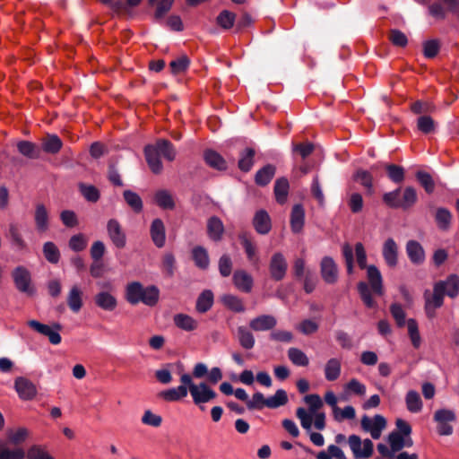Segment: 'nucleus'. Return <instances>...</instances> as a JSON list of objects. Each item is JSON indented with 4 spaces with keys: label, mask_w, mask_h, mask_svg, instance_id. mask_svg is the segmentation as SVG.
I'll return each instance as SVG.
<instances>
[{
    "label": "nucleus",
    "mask_w": 459,
    "mask_h": 459,
    "mask_svg": "<svg viewBox=\"0 0 459 459\" xmlns=\"http://www.w3.org/2000/svg\"><path fill=\"white\" fill-rule=\"evenodd\" d=\"M188 391L195 405L204 411V403L216 398L217 394L206 383L195 384L192 376L184 373L180 376V385L164 390L159 396L166 402H178L187 396Z\"/></svg>",
    "instance_id": "1"
},
{
    "label": "nucleus",
    "mask_w": 459,
    "mask_h": 459,
    "mask_svg": "<svg viewBox=\"0 0 459 459\" xmlns=\"http://www.w3.org/2000/svg\"><path fill=\"white\" fill-rule=\"evenodd\" d=\"M146 161L151 170L155 174H160L162 169V162L160 156L162 155L166 160L172 161L176 158V151L170 142L160 139L155 144L146 145L144 148Z\"/></svg>",
    "instance_id": "2"
},
{
    "label": "nucleus",
    "mask_w": 459,
    "mask_h": 459,
    "mask_svg": "<svg viewBox=\"0 0 459 459\" xmlns=\"http://www.w3.org/2000/svg\"><path fill=\"white\" fill-rule=\"evenodd\" d=\"M367 277L370 288L368 283L359 281L358 283V290L364 304L368 307H374L376 306V302L371 296L370 289L375 294L379 296L383 295V279L380 271L375 265H368L367 267Z\"/></svg>",
    "instance_id": "3"
},
{
    "label": "nucleus",
    "mask_w": 459,
    "mask_h": 459,
    "mask_svg": "<svg viewBox=\"0 0 459 459\" xmlns=\"http://www.w3.org/2000/svg\"><path fill=\"white\" fill-rule=\"evenodd\" d=\"M304 402L307 404L308 411L299 407L296 410V416L299 420L301 427L306 431H310L313 425V415L318 412L317 411L323 407L324 403L321 397L316 394H307L304 397Z\"/></svg>",
    "instance_id": "4"
},
{
    "label": "nucleus",
    "mask_w": 459,
    "mask_h": 459,
    "mask_svg": "<svg viewBox=\"0 0 459 459\" xmlns=\"http://www.w3.org/2000/svg\"><path fill=\"white\" fill-rule=\"evenodd\" d=\"M353 251L355 252L356 261L360 269H367V253L365 247L361 242H357L354 246V249L349 243H344L342 246V256L345 260L347 273L349 274L353 273L354 270V257Z\"/></svg>",
    "instance_id": "5"
},
{
    "label": "nucleus",
    "mask_w": 459,
    "mask_h": 459,
    "mask_svg": "<svg viewBox=\"0 0 459 459\" xmlns=\"http://www.w3.org/2000/svg\"><path fill=\"white\" fill-rule=\"evenodd\" d=\"M348 444L355 459H368L373 455L374 444L368 438L362 440L353 434L348 437Z\"/></svg>",
    "instance_id": "6"
},
{
    "label": "nucleus",
    "mask_w": 459,
    "mask_h": 459,
    "mask_svg": "<svg viewBox=\"0 0 459 459\" xmlns=\"http://www.w3.org/2000/svg\"><path fill=\"white\" fill-rule=\"evenodd\" d=\"M361 429L370 434L373 439L380 438L383 430L385 429L387 421L385 418L380 414L374 417L363 415L360 420Z\"/></svg>",
    "instance_id": "7"
},
{
    "label": "nucleus",
    "mask_w": 459,
    "mask_h": 459,
    "mask_svg": "<svg viewBox=\"0 0 459 459\" xmlns=\"http://www.w3.org/2000/svg\"><path fill=\"white\" fill-rule=\"evenodd\" d=\"M12 277L17 290L29 296L35 293V288L31 282V275L30 271L24 266H17L12 272Z\"/></svg>",
    "instance_id": "8"
},
{
    "label": "nucleus",
    "mask_w": 459,
    "mask_h": 459,
    "mask_svg": "<svg viewBox=\"0 0 459 459\" xmlns=\"http://www.w3.org/2000/svg\"><path fill=\"white\" fill-rule=\"evenodd\" d=\"M433 419L437 424V429L440 436H450L453 434L454 429L450 423L455 422L456 420V415L453 410H437L434 413Z\"/></svg>",
    "instance_id": "9"
},
{
    "label": "nucleus",
    "mask_w": 459,
    "mask_h": 459,
    "mask_svg": "<svg viewBox=\"0 0 459 459\" xmlns=\"http://www.w3.org/2000/svg\"><path fill=\"white\" fill-rule=\"evenodd\" d=\"M444 291L441 290V284H434L433 292L425 291V311L429 318L435 316V311L440 307L444 302Z\"/></svg>",
    "instance_id": "10"
},
{
    "label": "nucleus",
    "mask_w": 459,
    "mask_h": 459,
    "mask_svg": "<svg viewBox=\"0 0 459 459\" xmlns=\"http://www.w3.org/2000/svg\"><path fill=\"white\" fill-rule=\"evenodd\" d=\"M27 324L35 332L47 336L52 344L57 345L61 342L62 338L59 334V331L61 330L60 325L56 324L53 327H51L37 320H29Z\"/></svg>",
    "instance_id": "11"
},
{
    "label": "nucleus",
    "mask_w": 459,
    "mask_h": 459,
    "mask_svg": "<svg viewBox=\"0 0 459 459\" xmlns=\"http://www.w3.org/2000/svg\"><path fill=\"white\" fill-rule=\"evenodd\" d=\"M107 232L113 245L122 249L126 245V235L119 223L116 219H110L107 223Z\"/></svg>",
    "instance_id": "12"
},
{
    "label": "nucleus",
    "mask_w": 459,
    "mask_h": 459,
    "mask_svg": "<svg viewBox=\"0 0 459 459\" xmlns=\"http://www.w3.org/2000/svg\"><path fill=\"white\" fill-rule=\"evenodd\" d=\"M287 269L288 264L284 255L280 252L274 253L269 264L271 277L275 281H281L285 277Z\"/></svg>",
    "instance_id": "13"
},
{
    "label": "nucleus",
    "mask_w": 459,
    "mask_h": 459,
    "mask_svg": "<svg viewBox=\"0 0 459 459\" xmlns=\"http://www.w3.org/2000/svg\"><path fill=\"white\" fill-rule=\"evenodd\" d=\"M382 255L387 266L394 268L398 264V245L394 238L385 240L382 247Z\"/></svg>",
    "instance_id": "14"
},
{
    "label": "nucleus",
    "mask_w": 459,
    "mask_h": 459,
    "mask_svg": "<svg viewBox=\"0 0 459 459\" xmlns=\"http://www.w3.org/2000/svg\"><path fill=\"white\" fill-rule=\"evenodd\" d=\"M14 388L22 400H31L37 394L35 385L29 379L19 377L14 381Z\"/></svg>",
    "instance_id": "15"
},
{
    "label": "nucleus",
    "mask_w": 459,
    "mask_h": 459,
    "mask_svg": "<svg viewBox=\"0 0 459 459\" xmlns=\"http://www.w3.org/2000/svg\"><path fill=\"white\" fill-rule=\"evenodd\" d=\"M321 275L324 281L327 283L333 284L337 281L338 278V268L330 256L323 257L320 263Z\"/></svg>",
    "instance_id": "16"
},
{
    "label": "nucleus",
    "mask_w": 459,
    "mask_h": 459,
    "mask_svg": "<svg viewBox=\"0 0 459 459\" xmlns=\"http://www.w3.org/2000/svg\"><path fill=\"white\" fill-rule=\"evenodd\" d=\"M6 238L9 239L12 247L17 251H26L28 244L23 238L19 226L16 223H10L8 225V231Z\"/></svg>",
    "instance_id": "17"
},
{
    "label": "nucleus",
    "mask_w": 459,
    "mask_h": 459,
    "mask_svg": "<svg viewBox=\"0 0 459 459\" xmlns=\"http://www.w3.org/2000/svg\"><path fill=\"white\" fill-rule=\"evenodd\" d=\"M387 442L394 454L402 451L404 447H411L413 446V440L411 437H404L396 431L389 433L387 436Z\"/></svg>",
    "instance_id": "18"
},
{
    "label": "nucleus",
    "mask_w": 459,
    "mask_h": 459,
    "mask_svg": "<svg viewBox=\"0 0 459 459\" xmlns=\"http://www.w3.org/2000/svg\"><path fill=\"white\" fill-rule=\"evenodd\" d=\"M277 320L271 315H261L249 322V327L255 332L268 331L274 328Z\"/></svg>",
    "instance_id": "19"
},
{
    "label": "nucleus",
    "mask_w": 459,
    "mask_h": 459,
    "mask_svg": "<svg viewBox=\"0 0 459 459\" xmlns=\"http://www.w3.org/2000/svg\"><path fill=\"white\" fill-rule=\"evenodd\" d=\"M34 222L39 232H46L49 228V213L42 204H38L35 207Z\"/></svg>",
    "instance_id": "20"
},
{
    "label": "nucleus",
    "mask_w": 459,
    "mask_h": 459,
    "mask_svg": "<svg viewBox=\"0 0 459 459\" xmlns=\"http://www.w3.org/2000/svg\"><path fill=\"white\" fill-rule=\"evenodd\" d=\"M151 238L157 247H162L166 242V231L163 221L160 219L152 221L150 229Z\"/></svg>",
    "instance_id": "21"
},
{
    "label": "nucleus",
    "mask_w": 459,
    "mask_h": 459,
    "mask_svg": "<svg viewBox=\"0 0 459 459\" xmlns=\"http://www.w3.org/2000/svg\"><path fill=\"white\" fill-rule=\"evenodd\" d=\"M233 283L240 291L248 293L253 288V278L244 270H237L233 274Z\"/></svg>",
    "instance_id": "22"
},
{
    "label": "nucleus",
    "mask_w": 459,
    "mask_h": 459,
    "mask_svg": "<svg viewBox=\"0 0 459 459\" xmlns=\"http://www.w3.org/2000/svg\"><path fill=\"white\" fill-rule=\"evenodd\" d=\"M406 253L410 261L414 264H420L425 260V252L422 246L416 240H409L406 244Z\"/></svg>",
    "instance_id": "23"
},
{
    "label": "nucleus",
    "mask_w": 459,
    "mask_h": 459,
    "mask_svg": "<svg viewBox=\"0 0 459 459\" xmlns=\"http://www.w3.org/2000/svg\"><path fill=\"white\" fill-rule=\"evenodd\" d=\"M224 225L222 221L217 216H212L207 221V234L213 241L221 240L224 234Z\"/></svg>",
    "instance_id": "24"
},
{
    "label": "nucleus",
    "mask_w": 459,
    "mask_h": 459,
    "mask_svg": "<svg viewBox=\"0 0 459 459\" xmlns=\"http://www.w3.org/2000/svg\"><path fill=\"white\" fill-rule=\"evenodd\" d=\"M253 225L259 234H267L272 228L271 218L267 212L264 210L256 212L253 219Z\"/></svg>",
    "instance_id": "25"
},
{
    "label": "nucleus",
    "mask_w": 459,
    "mask_h": 459,
    "mask_svg": "<svg viewBox=\"0 0 459 459\" xmlns=\"http://www.w3.org/2000/svg\"><path fill=\"white\" fill-rule=\"evenodd\" d=\"M441 284V290L445 295L450 298H455L459 294V276L450 274L446 280L436 282Z\"/></svg>",
    "instance_id": "26"
},
{
    "label": "nucleus",
    "mask_w": 459,
    "mask_h": 459,
    "mask_svg": "<svg viewBox=\"0 0 459 459\" xmlns=\"http://www.w3.org/2000/svg\"><path fill=\"white\" fill-rule=\"evenodd\" d=\"M94 301L99 307L106 311H113L117 306L115 296L108 291H100L96 294Z\"/></svg>",
    "instance_id": "27"
},
{
    "label": "nucleus",
    "mask_w": 459,
    "mask_h": 459,
    "mask_svg": "<svg viewBox=\"0 0 459 459\" xmlns=\"http://www.w3.org/2000/svg\"><path fill=\"white\" fill-rule=\"evenodd\" d=\"M173 322L177 327L186 332L194 331L198 327L197 320L183 313L176 314L173 316Z\"/></svg>",
    "instance_id": "28"
},
{
    "label": "nucleus",
    "mask_w": 459,
    "mask_h": 459,
    "mask_svg": "<svg viewBox=\"0 0 459 459\" xmlns=\"http://www.w3.org/2000/svg\"><path fill=\"white\" fill-rule=\"evenodd\" d=\"M82 290L78 285H74L67 295V304L70 309L77 313L81 310L82 302Z\"/></svg>",
    "instance_id": "29"
},
{
    "label": "nucleus",
    "mask_w": 459,
    "mask_h": 459,
    "mask_svg": "<svg viewBox=\"0 0 459 459\" xmlns=\"http://www.w3.org/2000/svg\"><path fill=\"white\" fill-rule=\"evenodd\" d=\"M305 212L300 204H295L290 214V227L294 233H299L304 226Z\"/></svg>",
    "instance_id": "30"
},
{
    "label": "nucleus",
    "mask_w": 459,
    "mask_h": 459,
    "mask_svg": "<svg viewBox=\"0 0 459 459\" xmlns=\"http://www.w3.org/2000/svg\"><path fill=\"white\" fill-rule=\"evenodd\" d=\"M325 377L328 381H335L341 376L342 365L341 360L336 358L328 359L325 365Z\"/></svg>",
    "instance_id": "31"
},
{
    "label": "nucleus",
    "mask_w": 459,
    "mask_h": 459,
    "mask_svg": "<svg viewBox=\"0 0 459 459\" xmlns=\"http://www.w3.org/2000/svg\"><path fill=\"white\" fill-rule=\"evenodd\" d=\"M160 291L159 289L153 285L144 288L142 287L140 294V302H143L146 306L153 307L159 301Z\"/></svg>",
    "instance_id": "32"
},
{
    "label": "nucleus",
    "mask_w": 459,
    "mask_h": 459,
    "mask_svg": "<svg viewBox=\"0 0 459 459\" xmlns=\"http://www.w3.org/2000/svg\"><path fill=\"white\" fill-rule=\"evenodd\" d=\"M156 204L164 210H173L176 206L172 195L168 190H158L154 194Z\"/></svg>",
    "instance_id": "33"
},
{
    "label": "nucleus",
    "mask_w": 459,
    "mask_h": 459,
    "mask_svg": "<svg viewBox=\"0 0 459 459\" xmlns=\"http://www.w3.org/2000/svg\"><path fill=\"white\" fill-rule=\"evenodd\" d=\"M290 184L286 178H280L274 184V195L277 203L283 204L287 201L289 195Z\"/></svg>",
    "instance_id": "34"
},
{
    "label": "nucleus",
    "mask_w": 459,
    "mask_h": 459,
    "mask_svg": "<svg viewBox=\"0 0 459 459\" xmlns=\"http://www.w3.org/2000/svg\"><path fill=\"white\" fill-rule=\"evenodd\" d=\"M407 410L411 413H418L422 410L423 403L418 392L410 390L405 395Z\"/></svg>",
    "instance_id": "35"
},
{
    "label": "nucleus",
    "mask_w": 459,
    "mask_h": 459,
    "mask_svg": "<svg viewBox=\"0 0 459 459\" xmlns=\"http://www.w3.org/2000/svg\"><path fill=\"white\" fill-rule=\"evenodd\" d=\"M237 339L240 346L246 350L253 349L255 343L253 333L245 326L238 327Z\"/></svg>",
    "instance_id": "36"
},
{
    "label": "nucleus",
    "mask_w": 459,
    "mask_h": 459,
    "mask_svg": "<svg viewBox=\"0 0 459 459\" xmlns=\"http://www.w3.org/2000/svg\"><path fill=\"white\" fill-rule=\"evenodd\" d=\"M174 0H149V4L155 7L154 18L161 20L171 9Z\"/></svg>",
    "instance_id": "37"
},
{
    "label": "nucleus",
    "mask_w": 459,
    "mask_h": 459,
    "mask_svg": "<svg viewBox=\"0 0 459 459\" xmlns=\"http://www.w3.org/2000/svg\"><path fill=\"white\" fill-rule=\"evenodd\" d=\"M143 285L138 281H133L128 283L126 288V299L131 305H136L140 303V294L142 291Z\"/></svg>",
    "instance_id": "38"
},
{
    "label": "nucleus",
    "mask_w": 459,
    "mask_h": 459,
    "mask_svg": "<svg viewBox=\"0 0 459 459\" xmlns=\"http://www.w3.org/2000/svg\"><path fill=\"white\" fill-rule=\"evenodd\" d=\"M288 395L285 390L278 389L272 396L266 398V407L276 409L285 405L288 403Z\"/></svg>",
    "instance_id": "39"
},
{
    "label": "nucleus",
    "mask_w": 459,
    "mask_h": 459,
    "mask_svg": "<svg viewBox=\"0 0 459 459\" xmlns=\"http://www.w3.org/2000/svg\"><path fill=\"white\" fill-rule=\"evenodd\" d=\"M192 256L195 265L201 269H206L209 266L210 259L207 250L203 247H195L192 250Z\"/></svg>",
    "instance_id": "40"
},
{
    "label": "nucleus",
    "mask_w": 459,
    "mask_h": 459,
    "mask_svg": "<svg viewBox=\"0 0 459 459\" xmlns=\"http://www.w3.org/2000/svg\"><path fill=\"white\" fill-rule=\"evenodd\" d=\"M204 160L213 169L223 170L227 168L225 160L214 151H206L204 152Z\"/></svg>",
    "instance_id": "41"
},
{
    "label": "nucleus",
    "mask_w": 459,
    "mask_h": 459,
    "mask_svg": "<svg viewBox=\"0 0 459 459\" xmlns=\"http://www.w3.org/2000/svg\"><path fill=\"white\" fill-rule=\"evenodd\" d=\"M213 304V294L211 290H204L197 299L196 310L200 313L208 311Z\"/></svg>",
    "instance_id": "42"
},
{
    "label": "nucleus",
    "mask_w": 459,
    "mask_h": 459,
    "mask_svg": "<svg viewBox=\"0 0 459 459\" xmlns=\"http://www.w3.org/2000/svg\"><path fill=\"white\" fill-rule=\"evenodd\" d=\"M275 174V167L266 165L259 169L255 174V183L259 186H266Z\"/></svg>",
    "instance_id": "43"
},
{
    "label": "nucleus",
    "mask_w": 459,
    "mask_h": 459,
    "mask_svg": "<svg viewBox=\"0 0 459 459\" xmlns=\"http://www.w3.org/2000/svg\"><path fill=\"white\" fill-rule=\"evenodd\" d=\"M344 392L347 394H355L358 396H364L367 392V387L364 384L359 381L357 378H351L343 386Z\"/></svg>",
    "instance_id": "44"
},
{
    "label": "nucleus",
    "mask_w": 459,
    "mask_h": 459,
    "mask_svg": "<svg viewBox=\"0 0 459 459\" xmlns=\"http://www.w3.org/2000/svg\"><path fill=\"white\" fill-rule=\"evenodd\" d=\"M17 148L27 158L37 159L39 157V149L31 142L21 141L17 143Z\"/></svg>",
    "instance_id": "45"
},
{
    "label": "nucleus",
    "mask_w": 459,
    "mask_h": 459,
    "mask_svg": "<svg viewBox=\"0 0 459 459\" xmlns=\"http://www.w3.org/2000/svg\"><path fill=\"white\" fill-rule=\"evenodd\" d=\"M333 418L337 422H342L345 420H354L356 417V411L353 406L347 405L344 408L339 406L332 412Z\"/></svg>",
    "instance_id": "46"
},
{
    "label": "nucleus",
    "mask_w": 459,
    "mask_h": 459,
    "mask_svg": "<svg viewBox=\"0 0 459 459\" xmlns=\"http://www.w3.org/2000/svg\"><path fill=\"white\" fill-rule=\"evenodd\" d=\"M62 141L55 134L48 135L42 140V149L48 152L55 154L60 151Z\"/></svg>",
    "instance_id": "47"
},
{
    "label": "nucleus",
    "mask_w": 459,
    "mask_h": 459,
    "mask_svg": "<svg viewBox=\"0 0 459 459\" xmlns=\"http://www.w3.org/2000/svg\"><path fill=\"white\" fill-rule=\"evenodd\" d=\"M24 456L23 449H11L5 443L0 442V459H23Z\"/></svg>",
    "instance_id": "48"
},
{
    "label": "nucleus",
    "mask_w": 459,
    "mask_h": 459,
    "mask_svg": "<svg viewBox=\"0 0 459 459\" xmlns=\"http://www.w3.org/2000/svg\"><path fill=\"white\" fill-rule=\"evenodd\" d=\"M289 359L296 366L307 367L309 359L306 353L298 348H290L288 350Z\"/></svg>",
    "instance_id": "49"
},
{
    "label": "nucleus",
    "mask_w": 459,
    "mask_h": 459,
    "mask_svg": "<svg viewBox=\"0 0 459 459\" xmlns=\"http://www.w3.org/2000/svg\"><path fill=\"white\" fill-rule=\"evenodd\" d=\"M347 459L343 451L335 445L328 446L326 450L320 451L316 455V459Z\"/></svg>",
    "instance_id": "50"
},
{
    "label": "nucleus",
    "mask_w": 459,
    "mask_h": 459,
    "mask_svg": "<svg viewBox=\"0 0 459 459\" xmlns=\"http://www.w3.org/2000/svg\"><path fill=\"white\" fill-rule=\"evenodd\" d=\"M78 187L80 193L88 202L96 203L100 199V191L94 186L79 183Z\"/></svg>",
    "instance_id": "51"
},
{
    "label": "nucleus",
    "mask_w": 459,
    "mask_h": 459,
    "mask_svg": "<svg viewBox=\"0 0 459 459\" xmlns=\"http://www.w3.org/2000/svg\"><path fill=\"white\" fill-rule=\"evenodd\" d=\"M417 202V193L411 186H407L403 190V196L401 198L400 208L406 210L411 208Z\"/></svg>",
    "instance_id": "52"
},
{
    "label": "nucleus",
    "mask_w": 459,
    "mask_h": 459,
    "mask_svg": "<svg viewBox=\"0 0 459 459\" xmlns=\"http://www.w3.org/2000/svg\"><path fill=\"white\" fill-rule=\"evenodd\" d=\"M43 254L45 258L52 264L58 263L60 259V252L57 247L51 241H48L43 245Z\"/></svg>",
    "instance_id": "53"
},
{
    "label": "nucleus",
    "mask_w": 459,
    "mask_h": 459,
    "mask_svg": "<svg viewBox=\"0 0 459 459\" xmlns=\"http://www.w3.org/2000/svg\"><path fill=\"white\" fill-rule=\"evenodd\" d=\"M126 204L135 212H140L143 210V201L138 194L126 190L123 194Z\"/></svg>",
    "instance_id": "54"
},
{
    "label": "nucleus",
    "mask_w": 459,
    "mask_h": 459,
    "mask_svg": "<svg viewBox=\"0 0 459 459\" xmlns=\"http://www.w3.org/2000/svg\"><path fill=\"white\" fill-rule=\"evenodd\" d=\"M223 304L235 312H244L245 307L242 300L234 295L227 294L221 298Z\"/></svg>",
    "instance_id": "55"
},
{
    "label": "nucleus",
    "mask_w": 459,
    "mask_h": 459,
    "mask_svg": "<svg viewBox=\"0 0 459 459\" xmlns=\"http://www.w3.org/2000/svg\"><path fill=\"white\" fill-rule=\"evenodd\" d=\"M239 238L248 260L254 264L257 263L258 257L256 255V247L252 243V241L247 237L246 234L241 235Z\"/></svg>",
    "instance_id": "56"
},
{
    "label": "nucleus",
    "mask_w": 459,
    "mask_h": 459,
    "mask_svg": "<svg viewBox=\"0 0 459 459\" xmlns=\"http://www.w3.org/2000/svg\"><path fill=\"white\" fill-rule=\"evenodd\" d=\"M452 215L447 209L439 208L436 212V221L439 229L446 230L450 227Z\"/></svg>",
    "instance_id": "57"
},
{
    "label": "nucleus",
    "mask_w": 459,
    "mask_h": 459,
    "mask_svg": "<svg viewBox=\"0 0 459 459\" xmlns=\"http://www.w3.org/2000/svg\"><path fill=\"white\" fill-rule=\"evenodd\" d=\"M87 244V238L83 234L78 233L71 237L68 246L73 251L81 252L86 248Z\"/></svg>",
    "instance_id": "58"
},
{
    "label": "nucleus",
    "mask_w": 459,
    "mask_h": 459,
    "mask_svg": "<svg viewBox=\"0 0 459 459\" xmlns=\"http://www.w3.org/2000/svg\"><path fill=\"white\" fill-rule=\"evenodd\" d=\"M190 61L186 56H181L169 64L172 74H179L184 73L189 66Z\"/></svg>",
    "instance_id": "59"
},
{
    "label": "nucleus",
    "mask_w": 459,
    "mask_h": 459,
    "mask_svg": "<svg viewBox=\"0 0 459 459\" xmlns=\"http://www.w3.org/2000/svg\"><path fill=\"white\" fill-rule=\"evenodd\" d=\"M236 15L228 10L222 11L217 17V23L223 29L229 30L234 25Z\"/></svg>",
    "instance_id": "60"
},
{
    "label": "nucleus",
    "mask_w": 459,
    "mask_h": 459,
    "mask_svg": "<svg viewBox=\"0 0 459 459\" xmlns=\"http://www.w3.org/2000/svg\"><path fill=\"white\" fill-rule=\"evenodd\" d=\"M385 169L389 178L394 183H401L404 179V169L403 168L394 165L386 164Z\"/></svg>",
    "instance_id": "61"
},
{
    "label": "nucleus",
    "mask_w": 459,
    "mask_h": 459,
    "mask_svg": "<svg viewBox=\"0 0 459 459\" xmlns=\"http://www.w3.org/2000/svg\"><path fill=\"white\" fill-rule=\"evenodd\" d=\"M407 328L412 345L415 348H419L421 342L420 335L418 329V324L416 320L410 318L407 321Z\"/></svg>",
    "instance_id": "62"
},
{
    "label": "nucleus",
    "mask_w": 459,
    "mask_h": 459,
    "mask_svg": "<svg viewBox=\"0 0 459 459\" xmlns=\"http://www.w3.org/2000/svg\"><path fill=\"white\" fill-rule=\"evenodd\" d=\"M266 398L260 392L255 393L251 399H248L247 407L249 410H262L266 407Z\"/></svg>",
    "instance_id": "63"
},
{
    "label": "nucleus",
    "mask_w": 459,
    "mask_h": 459,
    "mask_svg": "<svg viewBox=\"0 0 459 459\" xmlns=\"http://www.w3.org/2000/svg\"><path fill=\"white\" fill-rule=\"evenodd\" d=\"M28 459H54L45 449L39 446H32L27 452Z\"/></svg>",
    "instance_id": "64"
}]
</instances>
